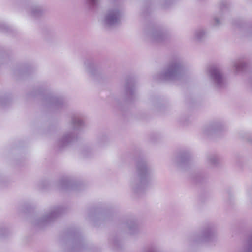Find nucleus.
Wrapping results in <instances>:
<instances>
[{"label":"nucleus","mask_w":252,"mask_h":252,"mask_svg":"<svg viewBox=\"0 0 252 252\" xmlns=\"http://www.w3.org/2000/svg\"><path fill=\"white\" fill-rule=\"evenodd\" d=\"M153 170L145 158L139 156L135 161V171L130 180V187L135 195L139 197L145 192L149 185Z\"/></svg>","instance_id":"nucleus-1"},{"label":"nucleus","mask_w":252,"mask_h":252,"mask_svg":"<svg viewBox=\"0 0 252 252\" xmlns=\"http://www.w3.org/2000/svg\"><path fill=\"white\" fill-rule=\"evenodd\" d=\"M28 97L39 99L43 106L53 111L63 109L67 106L65 99L54 94L49 89L47 84L37 86L32 91L28 94Z\"/></svg>","instance_id":"nucleus-2"},{"label":"nucleus","mask_w":252,"mask_h":252,"mask_svg":"<svg viewBox=\"0 0 252 252\" xmlns=\"http://www.w3.org/2000/svg\"><path fill=\"white\" fill-rule=\"evenodd\" d=\"M185 72V67L181 59L173 58L169 63L167 68L154 79L158 81H176L181 79Z\"/></svg>","instance_id":"nucleus-3"},{"label":"nucleus","mask_w":252,"mask_h":252,"mask_svg":"<svg viewBox=\"0 0 252 252\" xmlns=\"http://www.w3.org/2000/svg\"><path fill=\"white\" fill-rule=\"evenodd\" d=\"M61 240L70 247V252H82L86 249L85 241L79 230L75 227L65 230Z\"/></svg>","instance_id":"nucleus-4"},{"label":"nucleus","mask_w":252,"mask_h":252,"mask_svg":"<svg viewBox=\"0 0 252 252\" xmlns=\"http://www.w3.org/2000/svg\"><path fill=\"white\" fill-rule=\"evenodd\" d=\"M65 212V208L62 206L55 207L48 214L42 217L34 218L32 223L37 228H43L54 222L58 217Z\"/></svg>","instance_id":"nucleus-5"},{"label":"nucleus","mask_w":252,"mask_h":252,"mask_svg":"<svg viewBox=\"0 0 252 252\" xmlns=\"http://www.w3.org/2000/svg\"><path fill=\"white\" fill-rule=\"evenodd\" d=\"M136 79L133 76H128L125 79L124 86V101L126 103L133 102L136 97Z\"/></svg>","instance_id":"nucleus-6"},{"label":"nucleus","mask_w":252,"mask_h":252,"mask_svg":"<svg viewBox=\"0 0 252 252\" xmlns=\"http://www.w3.org/2000/svg\"><path fill=\"white\" fill-rule=\"evenodd\" d=\"M18 4L26 11L27 14L31 17L38 19L42 16L45 12L44 6L39 4L29 5L26 0H19Z\"/></svg>","instance_id":"nucleus-7"},{"label":"nucleus","mask_w":252,"mask_h":252,"mask_svg":"<svg viewBox=\"0 0 252 252\" xmlns=\"http://www.w3.org/2000/svg\"><path fill=\"white\" fill-rule=\"evenodd\" d=\"M60 190L64 191H80L84 189V185L80 182L77 181L69 177L62 178L58 183Z\"/></svg>","instance_id":"nucleus-8"},{"label":"nucleus","mask_w":252,"mask_h":252,"mask_svg":"<svg viewBox=\"0 0 252 252\" xmlns=\"http://www.w3.org/2000/svg\"><path fill=\"white\" fill-rule=\"evenodd\" d=\"M112 213L110 209L102 207H92L88 209V217L94 222L97 220H105L111 216Z\"/></svg>","instance_id":"nucleus-9"},{"label":"nucleus","mask_w":252,"mask_h":252,"mask_svg":"<svg viewBox=\"0 0 252 252\" xmlns=\"http://www.w3.org/2000/svg\"><path fill=\"white\" fill-rule=\"evenodd\" d=\"M174 162L178 167L182 170H186L189 168L192 162V158L189 151L181 150L175 157Z\"/></svg>","instance_id":"nucleus-10"},{"label":"nucleus","mask_w":252,"mask_h":252,"mask_svg":"<svg viewBox=\"0 0 252 252\" xmlns=\"http://www.w3.org/2000/svg\"><path fill=\"white\" fill-rule=\"evenodd\" d=\"M217 237L215 228L212 225L204 227L199 235L196 236L194 241L196 243L213 242Z\"/></svg>","instance_id":"nucleus-11"},{"label":"nucleus","mask_w":252,"mask_h":252,"mask_svg":"<svg viewBox=\"0 0 252 252\" xmlns=\"http://www.w3.org/2000/svg\"><path fill=\"white\" fill-rule=\"evenodd\" d=\"M209 77L217 89H221L225 87L224 78L221 70L218 67L212 66L208 69Z\"/></svg>","instance_id":"nucleus-12"},{"label":"nucleus","mask_w":252,"mask_h":252,"mask_svg":"<svg viewBox=\"0 0 252 252\" xmlns=\"http://www.w3.org/2000/svg\"><path fill=\"white\" fill-rule=\"evenodd\" d=\"M86 71L94 81H99L102 78V74L95 64L94 58L91 57L85 59L84 62Z\"/></svg>","instance_id":"nucleus-13"},{"label":"nucleus","mask_w":252,"mask_h":252,"mask_svg":"<svg viewBox=\"0 0 252 252\" xmlns=\"http://www.w3.org/2000/svg\"><path fill=\"white\" fill-rule=\"evenodd\" d=\"M150 28L151 31H147L146 33L153 42H161L167 38V31L162 27H156L152 26Z\"/></svg>","instance_id":"nucleus-14"},{"label":"nucleus","mask_w":252,"mask_h":252,"mask_svg":"<svg viewBox=\"0 0 252 252\" xmlns=\"http://www.w3.org/2000/svg\"><path fill=\"white\" fill-rule=\"evenodd\" d=\"M226 130V126L220 122H214L204 126L203 133L205 135L211 136H220L221 133Z\"/></svg>","instance_id":"nucleus-15"},{"label":"nucleus","mask_w":252,"mask_h":252,"mask_svg":"<svg viewBox=\"0 0 252 252\" xmlns=\"http://www.w3.org/2000/svg\"><path fill=\"white\" fill-rule=\"evenodd\" d=\"M122 13L118 8L108 10L104 18V25L106 27H111L120 24Z\"/></svg>","instance_id":"nucleus-16"},{"label":"nucleus","mask_w":252,"mask_h":252,"mask_svg":"<svg viewBox=\"0 0 252 252\" xmlns=\"http://www.w3.org/2000/svg\"><path fill=\"white\" fill-rule=\"evenodd\" d=\"M77 136L74 131L67 132L63 135L57 141V146L59 150L76 141Z\"/></svg>","instance_id":"nucleus-17"},{"label":"nucleus","mask_w":252,"mask_h":252,"mask_svg":"<svg viewBox=\"0 0 252 252\" xmlns=\"http://www.w3.org/2000/svg\"><path fill=\"white\" fill-rule=\"evenodd\" d=\"M121 227L126 229L130 235H134L139 232L136 221L133 218L127 219L126 221L121 224Z\"/></svg>","instance_id":"nucleus-18"},{"label":"nucleus","mask_w":252,"mask_h":252,"mask_svg":"<svg viewBox=\"0 0 252 252\" xmlns=\"http://www.w3.org/2000/svg\"><path fill=\"white\" fill-rule=\"evenodd\" d=\"M34 70V68L31 65L24 64L18 69L15 70L14 73L15 76L25 77L31 74Z\"/></svg>","instance_id":"nucleus-19"},{"label":"nucleus","mask_w":252,"mask_h":252,"mask_svg":"<svg viewBox=\"0 0 252 252\" xmlns=\"http://www.w3.org/2000/svg\"><path fill=\"white\" fill-rule=\"evenodd\" d=\"M71 125L73 130H79L84 127V123L80 115L73 116L71 118Z\"/></svg>","instance_id":"nucleus-20"},{"label":"nucleus","mask_w":252,"mask_h":252,"mask_svg":"<svg viewBox=\"0 0 252 252\" xmlns=\"http://www.w3.org/2000/svg\"><path fill=\"white\" fill-rule=\"evenodd\" d=\"M109 242L111 244L113 248L117 250H121L122 248L123 244L121 241L118 236H112L109 239Z\"/></svg>","instance_id":"nucleus-21"},{"label":"nucleus","mask_w":252,"mask_h":252,"mask_svg":"<svg viewBox=\"0 0 252 252\" xmlns=\"http://www.w3.org/2000/svg\"><path fill=\"white\" fill-rule=\"evenodd\" d=\"M192 181L197 184L206 182L207 178L201 173H195L191 177Z\"/></svg>","instance_id":"nucleus-22"},{"label":"nucleus","mask_w":252,"mask_h":252,"mask_svg":"<svg viewBox=\"0 0 252 252\" xmlns=\"http://www.w3.org/2000/svg\"><path fill=\"white\" fill-rule=\"evenodd\" d=\"M207 162L212 167H216L219 164V158L217 155L210 154L207 156Z\"/></svg>","instance_id":"nucleus-23"},{"label":"nucleus","mask_w":252,"mask_h":252,"mask_svg":"<svg viewBox=\"0 0 252 252\" xmlns=\"http://www.w3.org/2000/svg\"><path fill=\"white\" fill-rule=\"evenodd\" d=\"M233 67L236 72L244 71L247 68V64L243 62L235 63L233 64Z\"/></svg>","instance_id":"nucleus-24"},{"label":"nucleus","mask_w":252,"mask_h":252,"mask_svg":"<svg viewBox=\"0 0 252 252\" xmlns=\"http://www.w3.org/2000/svg\"><path fill=\"white\" fill-rule=\"evenodd\" d=\"M206 32L203 29L196 30L195 32V38L198 41H203L206 36Z\"/></svg>","instance_id":"nucleus-25"},{"label":"nucleus","mask_w":252,"mask_h":252,"mask_svg":"<svg viewBox=\"0 0 252 252\" xmlns=\"http://www.w3.org/2000/svg\"><path fill=\"white\" fill-rule=\"evenodd\" d=\"M229 5L227 2L225 0L221 1L219 5V8L220 9V11L219 12V15L220 17L222 16L223 12L227 11L228 9Z\"/></svg>","instance_id":"nucleus-26"},{"label":"nucleus","mask_w":252,"mask_h":252,"mask_svg":"<svg viewBox=\"0 0 252 252\" xmlns=\"http://www.w3.org/2000/svg\"><path fill=\"white\" fill-rule=\"evenodd\" d=\"M11 102V99L10 97L7 95L0 97V105L2 107L9 105Z\"/></svg>","instance_id":"nucleus-27"},{"label":"nucleus","mask_w":252,"mask_h":252,"mask_svg":"<svg viewBox=\"0 0 252 252\" xmlns=\"http://www.w3.org/2000/svg\"><path fill=\"white\" fill-rule=\"evenodd\" d=\"M33 210V207L32 205L28 203H24L21 208L22 212L27 213L32 212Z\"/></svg>","instance_id":"nucleus-28"},{"label":"nucleus","mask_w":252,"mask_h":252,"mask_svg":"<svg viewBox=\"0 0 252 252\" xmlns=\"http://www.w3.org/2000/svg\"><path fill=\"white\" fill-rule=\"evenodd\" d=\"M99 0H85L86 3L89 6V8L92 9L96 7Z\"/></svg>","instance_id":"nucleus-29"},{"label":"nucleus","mask_w":252,"mask_h":252,"mask_svg":"<svg viewBox=\"0 0 252 252\" xmlns=\"http://www.w3.org/2000/svg\"><path fill=\"white\" fill-rule=\"evenodd\" d=\"M0 31L4 33H9L11 29L5 24L0 22Z\"/></svg>","instance_id":"nucleus-30"},{"label":"nucleus","mask_w":252,"mask_h":252,"mask_svg":"<svg viewBox=\"0 0 252 252\" xmlns=\"http://www.w3.org/2000/svg\"><path fill=\"white\" fill-rule=\"evenodd\" d=\"M9 57L5 53H0V64H2L7 62Z\"/></svg>","instance_id":"nucleus-31"},{"label":"nucleus","mask_w":252,"mask_h":252,"mask_svg":"<svg viewBox=\"0 0 252 252\" xmlns=\"http://www.w3.org/2000/svg\"><path fill=\"white\" fill-rule=\"evenodd\" d=\"M153 105L155 107H156L159 110H160L161 108L163 107L162 105L159 102V100L157 98L154 99L152 100Z\"/></svg>","instance_id":"nucleus-32"},{"label":"nucleus","mask_w":252,"mask_h":252,"mask_svg":"<svg viewBox=\"0 0 252 252\" xmlns=\"http://www.w3.org/2000/svg\"><path fill=\"white\" fill-rule=\"evenodd\" d=\"M240 137L243 139H245L248 142H252V138L250 134L248 133H240Z\"/></svg>","instance_id":"nucleus-33"},{"label":"nucleus","mask_w":252,"mask_h":252,"mask_svg":"<svg viewBox=\"0 0 252 252\" xmlns=\"http://www.w3.org/2000/svg\"><path fill=\"white\" fill-rule=\"evenodd\" d=\"M174 0H162V6L163 8L168 7L172 3Z\"/></svg>","instance_id":"nucleus-34"},{"label":"nucleus","mask_w":252,"mask_h":252,"mask_svg":"<svg viewBox=\"0 0 252 252\" xmlns=\"http://www.w3.org/2000/svg\"><path fill=\"white\" fill-rule=\"evenodd\" d=\"M49 185V182L47 180H44L40 182L39 186L41 189H47Z\"/></svg>","instance_id":"nucleus-35"},{"label":"nucleus","mask_w":252,"mask_h":252,"mask_svg":"<svg viewBox=\"0 0 252 252\" xmlns=\"http://www.w3.org/2000/svg\"><path fill=\"white\" fill-rule=\"evenodd\" d=\"M9 233V231L6 228H0V237L3 238L7 236Z\"/></svg>","instance_id":"nucleus-36"},{"label":"nucleus","mask_w":252,"mask_h":252,"mask_svg":"<svg viewBox=\"0 0 252 252\" xmlns=\"http://www.w3.org/2000/svg\"><path fill=\"white\" fill-rule=\"evenodd\" d=\"M91 150L89 148L84 149L82 152V154L84 157H89L90 156Z\"/></svg>","instance_id":"nucleus-37"},{"label":"nucleus","mask_w":252,"mask_h":252,"mask_svg":"<svg viewBox=\"0 0 252 252\" xmlns=\"http://www.w3.org/2000/svg\"><path fill=\"white\" fill-rule=\"evenodd\" d=\"M221 24V22L220 20L219 19V17L215 16L213 19V25L214 26H219Z\"/></svg>","instance_id":"nucleus-38"},{"label":"nucleus","mask_w":252,"mask_h":252,"mask_svg":"<svg viewBox=\"0 0 252 252\" xmlns=\"http://www.w3.org/2000/svg\"><path fill=\"white\" fill-rule=\"evenodd\" d=\"M242 162L240 161V159H238V158H237L236 160V166L240 168H242Z\"/></svg>","instance_id":"nucleus-39"},{"label":"nucleus","mask_w":252,"mask_h":252,"mask_svg":"<svg viewBox=\"0 0 252 252\" xmlns=\"http://www.w3.org/2000/svg\"><path fill=\"white\" fill-rule=\"evenodd\" d=\"M150 10V7H144V9L142 11V14L143 15H147L148 13H149Z\"/></svg>","instance_id":"nucleus-40"},{"label":"nucleus","mask_w":252,"mask_h":252,"mask_svg":"<svg viewBox=\"0 0 252 252\" xmlns=\"http://www.w3.org/2000/svg\"><path fill=\"white\" fill-rule=\"evenodd\" d=\"M5 185V182L4 180L0 177V187H3Z\"/></svg>","instance_id":"nucleus-41"},{"label":"nucleus","mask_w":252,"mask_h":252,"mask_svg":"<svg viewBox=\"0 0 252 252\" xmlns=\"http://www.w3.org/2000/svg\"><path fill=\"white\" fill-rule=\"evenodd\" d=\"M241 21L240 20H234L233 22V24L236 25L238 27H241Z\"/></svg>","instance_id":"nucleus-42"},{"label":"nucleus","mask_w":252,"mask_h":252,"mask_svg":"<svg viewBox=\"0 0 252 252\" xmlns=\"http://www.w3.org/2000/svg\"><path fill=\"white\" fill-rule=\"evenodd\" d=\"M107 140V137L106 136H103L101 138V143H104Z\"/></svg>","instance_id":"nucleus-43"},{"label":"nucleus","mask_w":252,"mask_h":252,"mask_svg":"<svg viewBox=\"0 0 252 252\" xmlns=\"http://www.w3.org/2000/svg\"><path fill=\"white\" fill-rule=\"evenodd\" d=\"M251 193H252V187L247 191L248 195L251 198Z\"/></svg>","instance_id":"nucleus-44"},{"label":"nucleus","mask_w":252,"mask_h":252,"mask_svg":"<svg viewBox=\"0 0 252 252\" xmlns=\"http://www.w3.org/2000/svg\"><path fill=\"white\" fill-rule=\"evenodd\" d=\"M249 84L252 86V77L249 80Z\"/></svg>","instance_id":"nucleus-45"},{"label":"nucleus","mask_w":252,"mask_h":252,"mask_svg":"<svg viewBox=\"0 0 252 252\" xmlns=\"http://www.w3.org/2000/svg\"><path fill=\"white\" fill-rule=\"evenodd\" d=\"M116 100V101L117 102H118V103H119V102H118L119 101H118L117 99H116V100Z\"/></svg>","instance_id":"nucleus-46"}]
</instances>
